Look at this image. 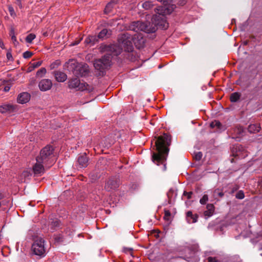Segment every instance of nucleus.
Here are the masks:
<instances>
[{
	"label": "nucleus",
	"mask_w": 262,
	"mask_h": 262,
	"mask_svg": "<svg viewBox=\"0 0 262 262\" xmlns=\"http://www.w3.org/2000/svg\"><path fill=\"white\" fill-rule=\"evenodd\" d=\"M119 42V45H112L108 47V50L112 52L111 54H107L102 58L95 61L94 66L96 70L103 74L105 69L111 66L113 55H118L123 50L128 52H132L133 50V43L138 49L142 48L144 45V39L140 35L137 36L135 34L133 37L127 33L122 35Z\"/></svg>",
	"instance_id": "nucleus-1"
},
{
	"label": "nucleus",
	"mask_w": 262,
	"mask_h": 262,
	"mask_svg": "<svg viewBox=\"0 0 262 262\" xmlns=\"http://www.w3.org/2000/svg\"><path fill=\"white\" fill-rule=\"evenodd\" d=\"M171 135L168 133L163 132L162 135L158 136L155 142L157 152L153 153L152 160L158 165L163 164L164 169L165 163L169 152L168 146L171 144Z\"/></svg>",
	"instance_id": "nucleus-2"
},
{
	"label": "nucleus",
	"mask_w": 262,
	"mask_h": 262,
	"mask_svg": "<svg viewBox=\"0 0 262 262\" xmlns=\"http://www.w3.org/2000/svg\"><path fill=\"white\" fill-rule=\"evenodd\" d=\"M54 149L52 146L47 145L40 151L39 155L36 157V160L41 161L46 166L50 167L54 163L53 158Z\"/></svg>",
	"instance_id": "nucleus-3"
},
{
	"label": "nucleus",
	"mask_w": 262,
	"mask_h": 262,
	"mask_svg": "<svg viewBox=\"0 0 262 262\" xmlns=\"http://www.w3.org/2000/svg\"><path fill=\"white\" fill-rule=\"evenodd\" d=\"M67 64L68 70L76 76H85L89 72L88 66L86 64L79 63L74 60H71Z\"/></svg>",
	"instance_id": "nucleus-4"
},
{
	"label": "nucleus",
	"mask_w": 262,
	"mask_h": 262,
	"mask_svg": "<svg viewBox=\"0 0 262 262\" xmlns=\"http://www.w3.org/2000/svg\"><path fill=\"white\" fill-rule=\"evenodd\" d=\"M45 241L41 237H37L34 239L32 245L31 250L35 255L40 257L45 256Z\"/></svg>",
	"instance_id": "nucleus-5"
},
{
	"label": "nucleus",
	"mask_w": 262,
	"mask_h": 262,
	"mask_svg": "<svg viewBox=\"0 0 262 262\" xmlns=\"http://www.w3.org/2000/svg\"><path fill=\"white\" fill-rule=\"evenodd\" d=\"M69 86L70 88L76 89L77 90L84 91L88 84L80 82L79 79L75 78L69 81Z\"/></svg>",
	"instance_id": "nucleus-6"
},
{
	"label": "nucleus",
	"mask_w": 262,
	"mask_h": 262,
	"mask_svg": "<svg viewBox=\"0 0 262 262\" xmlns=\"http://www.w3.org/2000/svg\"><path fill=\"white\" fill-rule=\"evenodd\" d=\"M232 156L235 157H238L239 158H245L247 156L248 154L247 151L243 148V147L239 144L233 146L232 148Z\"/></svg>",
	"instance_id": "nucleus-7"
},
{
	"label": "nucleus",
	"mask_w": 262,
	"mask_h": 262,
	"mask_svg": "<svg viewBox=\"0 0 262 262\" xmlns=\"http://www.w3.org/2000/svg\"><path fill=\"white\" fill-rule=\"evenodd\" d=\"M53 85L52 82L49 79H43L38 83V87L41 91L45 92L51 89Z\"/></svg>",
	"instance_id": "nucleus-8"
},
{
	"label": "nucleus",
	"mask_w": 262,
	"mask_h": 262,
	"mask_svg": "<svg viewBox=\"0 0 262 262\" xmlns=\"http://www.w3.org/2000/svg\"><path fill=\"white\" fill-rule=\"evenodd\" d=\"M45 167H48V166H46L41 161L36 160V162L32 168L34 174L39 175L43 173Z\"/></svg>",
	"instance_id": "nucleus-9"
},
{
	"label": "nucleus",
	"mask_w": 262,
	"mask_h": 262,
	"mask_svg": "<svg viewBox=\"0 0 262 262\" xmlns=\"http://www.w3.org/2000/svg\"><path fill=\"white\" fill-rule=\"evenodd\" d=\"M30 99V96L29 93L24 92L20 93L17 97V102L19 103L24 104L29 101Z\"/></svg>",
	"instance_id": "nucleus-10"
},
{
	"label": "nucleus",
	"mask_w": 262,
	"mask_h": 262,
	"mask_svg": "<svg viewBox=\"0 0 262 262\" xmlns=\"http://www.w3.org/2000/svg\"><path fill=\"white\" fill-rule=\"evenodd\" d=\"M54 76L56 80L60 82H64L67 79V75L61 71H55L54 72Z\"/></svg>",
	"instance_id": "nucleus-11"
},
{
	"label": "nucleus",
	"mask_w": 262,
	"mask_h": 262,
	"mask_svg": "<svg viewBox=\"0 0 262 262\" xmlns=\"http://www.w3.org/2000/svg\"><path fill=\"white\" fill-rule=\"evenodd\" d=\"M207 210L204 211V214L205 216H211L214 212L215 207L212 204H208L206 206Z\"/></svg>",
	"instance_id": "nucleus-12"
},
{
	"label": "nucleus",
	"mask_w": 262,
	"mask_h": 262,
	"mask_svg": "<svg viewBox=\"0 0 262 262\" xmlns=\"http://www.w3.org/2000/svg\"><path fill=\"white\" fill-rule=\"evenodd\" d=\"M198 215L196 214H193L192 212L189 211L186 214V219L189 223H194L197 221Z\"/></svg>",
	"instance_id": "nucleus-13"
},
{
	"label": "nucleus",
	"mask_w": 262,
	"mask_h": 262,
	"mask_svg": "<svg viewBox=\"0 0 262 262\" xmlns=\"http://www.w3.org/2000/svg\"><path fill=\"white\" fill-rule=\"evenodd\" d=\"M78 162L82 167H85L88 165V158L85 154L80 156L78 159Z\"/></svg>",
	"instance_id": "nucleus-14"
},
{
	"label": "nucleus",
	"mask_w": 262,
	"mask_h": 262,
	"mask_svg": "<svg viewBox=\"0 0 262 262\" xmlns=\"http://www.w3.org/2000/svg\"><path fill=\"white\" fill-rule=\"evenodd\" d=\"M13 105L9 104H5L0 106V112L5 113L7 112H11L14 109Z\"/></svg>",
	"instance_id": "nucleus-15"
},
{
	"label": "nucleus",
	"mask_w": 262,
	"mask_h": 262,
	"mask_svg": "<svg viewBox=\"0 0 262 262\" xmlns=\"http://www.w3.org/2000/svg\"><path fill=\"white\" fill-rule=\"evenodd\" d=\"M117 187L116 182L113 180H109L107 181L105 185V188L107 190L114 189Z\"/></svg>",
	"instance_id": "nucleus-16"
},
{
	"label": "nucleus",
	"mask_w": 262,
	"mask_h": 262,
	"mask_svg": "<svg viewBox=\"0 0 262 262\" xmlns=\"http://www.w3.org/2000/svg\"><path fill=\"white\" fill-rule=\"evenodd\" d=\"M224 195V193L223 192V190L219 188H216L213 191V196L215 199H216L217 197L222 198Z\"/></svg>",
	"instance_id": "nucleus-17"
},
{
	"label": "nucleus",
	"mask_w": 262,
	"mask_h": 262,
	"mask_svg": "<svg viewBox=\"0 0 262 262\" xmlns=\"http://www.w3.org/2000/svg\"><path fill=\"white\" fill-rule=\"evenodd\" d=\"M240 96L241 95L238 93H233L230 96V100L231 102H236L239 99Z\"/></svg>",
	"instance_id": "nucleus-18"
},
{
	"label": "nucleus",
	"mask_w": 262,
	"mask_h": 262,
	"mask_svg": "<svg viewBox=\"0 0 262 262\" xmlns=\"http://www.w3.org/2000/svg\"><path fill=\"white\" fill-rule=\"evenodd\" d=\"M10 35L11 37L12 40L13 41L14 45L16 46L18 43V42L17 41L16 37L15 35V31H14V29L12 28L11 29L10 32Z\"/></svg>",
	"instance_id": "nucleus-19"
},
{
	"label": "nucleus",
	"mask_w": 262,
	"mask_h": 262,
	"mask_svg": "<svg viewBox=\"0 0 262 262\" xmlns=\"http://www.w3.org/2000/svg\"><path fill=\"white\" fill-rule=\"evenodd\" d=\"M108 30L106 29H104L101 30L98 35V37L101 39H103L105 37H107Z\"/></svg>",
	"instance_id": "nucleus-20"
},
{
	"label": "nucleus",
	"mask_w": 262,
	"mask_h": 262,
	"mask_svg": "<svg viewBox=\"0 0 262 262\" xmlns=\"http://www.w3.org/2000/svg\"><path fill=\"white\" fill-rule=\"evenodd\" d=\"M96 39V37L93 36H90L85 38L84 42L87 45L90 43L94 44Z\"/></svg>",
	"instance_id": "nucleus-21"
},
{
	"label": "nucleus",
	"mask_w": 262,
	"mask_h": 262,
	"mask_svg": "<svg viewBox=\"0 0 262 262\" xmlns=\"http://www.w3.org/2000/svg\"><path fill=\"white\" fill-rule=\"evenodd\" d=\"M152 6L153 5L151 4V2L149 1H146L142 4V7L146 10L151 8Z\"/></svg>",
	"instance_id": "nucleus-22"
},
{
	"label": "nucleus",
	"mask_w": 262,
	"mask_h": 262,
	"mask_svg": "<svg viewBox=\"0 0 262 262\" xmlns=\"http://www.w3.org/2000/svg\"><path fill=\"white\" fill-rule=\"evenodd\" d=\"M261 128L259 126H258L256 124H251L249 126V130L248 131H260Z\"/></svg>",
	"instance_id": "nucleus-23"
},
{
	"label": "nucleus",
	"mask_w": 262,
	"mask_h": 262,
	"mask_svg": "<svg viewBox=\"0 0 262 262\" xmlns=\"http://www.w3.org/2000/svg\"><path fill=\"white\" fill-rule=\"evenodd\" d=\"M36 37V35L34 34L30 33L27 35L26 38V41L28 43H31L33 39Z\"/></svg>",
	"instance_id": "nucleus-24"
},
{
	"label": "nucleus",
	"mask_w": 262,
	"mask_h": 262,
	"mask_svg": "<svg viewBox=\"0 0 262 262\" xmlns=\"http://www.w3.org/2000/svg\"><path fill=\"white\" fill-rule=\"evenodd\" d=\"M30 176V173L29 171H28V170L24 171L20 175L21 182L25 181V178L26 177H29Z\"/></svg>",
	"instance_id": "nucleus-25"
},
{
	"label": "nucleus",
	"mask_w": 262,
	"mask_h": 262,
	"mask_svg": "<svg viewBox=\"0 0 262 262\" xmlns=\"http://www.w3.org/2000/svg\"><path fill=\"white\" fill-rule=\"evenodd\" d=\"M46 72V69L45 68H42L37 72L36 76L41 77L45 75Z\"/></svg>",
	"instance_id": "nucleus-26"
},
{
	"label": "nucleus",
	"mask_w": 262,
	"mask_h": 262,
	"mask_svg": "<svg viewBox=\"0 0 262 262\" xmlns=\"http://www.w3.org/2000/svg\"><path fill=\"white\" fill-rule=\"evenodd\" d=\"M235 197L238 199H243L245 197V194L244 192L242 190H239L237 192L235 195Z\"/></svg>",
	"instance_id": "nucleus-27"
},
{
	"label": "nucleus",
	"mask_w": 262,
	"mask_h": 262,
	"mask_svg": "<svg viewBox=\"0 0 262 262\" xmlns=\"http://www.w3.org/2000/svg\"><path fill=\"white\" fill-rule=\"evenodd\" d=\"M208 201V195L206 194H204L203 196V197L200 199V203L202 205H204L207 203V202Z\"/></svg>",
	"instance_id": "nucleus-28"
},
{
	"label": "nucleus",
	"mask_w": 262,
	"mask_h": 262,
	"mask_svg": "<svg viewBox=\"0 0 262 262\" xmlns=\"http://www.w3.org/2000/svg\"><path fill=\"white\" fill-rule=\"evenodd\" d=\"M170 216H171V213H170V212L169 211V210H164V219L165 220L168 221L170 220Z\"/></svg>",
	"instance_id": "nucleus-29"
},
{
	"label": "nucleus",
	"mask_w": 262,
	"mask_h": 262,
	"mask_svg": "<svg viewBox=\"0 0 262 262\" xmlns=\"http://www.w3.org/2000/svg\"><path fill=\"white\" fill-rule=\"evenodd\" d=\"M8 10L10 15L14 17L16 16V13L14 11L13 7L11 5L8 6Z\"/></svg>",
	"instance_id": "nucleus-30"
},
{
	"label": "nucleus",
	"mask_w": 262,
	"mask_h": 262,
	"mask_svg": "<svg viewBox=\"0 0 262 262\" xmlns=\"http://www.w3.org/2000/svg\"><path fill=\"white\" fill-rule=\"evenodd\" d=\"M221 125V123L219 121H216V120H215L214 121L212 122L210 124V126H211V128H213L215 126H216L218 128H220Z\"/></svg>",
	"instance_id": "nucleus-31"
},
{
	"label": "nucleus",
	"mask_w": 262,
	"mask_h": 262,
	"mask_svg": "<svg viewBox=\"0 0 262 262\" xmlns=\"http://www.w3.org/2000/svg\"><path fill=\"white\" fill-rule=\"evenodd\" d=\"M202 156L203 154L201 152H198L195 154L194 157L196 160L199 161L202 159Z\"/></svg>",
	"instance_id": "nucleus-32"
},
{
	"label": "nucleus",
	"mask_w": 262,
	"mask_h": 262,
	"mask_svg": "<svg viewBox=\"0 0 262 262\" xmlns=\"http://www.w3.org/2000/svg\"><path fill=\"white\" fill-rule=\"evenodd\" d=\"M31 63L33 67V68L35 69V68H37L41 66V64H42V61H37L36 62H33V63Z\"/></svg>",
	"instance_id": "nucleus-33"
},
{
	"label": "nucleus",
	"mask_w": 262,
	"mask_h": 262,
	"mask_svg": "<svg viewBox=\"0 0 262 262\" xmlns=\"http://www.w3.org/2000/svg\"><path fill=\"white\" fill-rule=\"evenodd\" d=\"M32 55V53L29 51H26L23 54V57L25 58H28Z\"/></svg>",
	"instance_id": "nucleus-34"
},
{
	"label": "nucleus",
	"mask_w": 262,
	"mask_h": 262,
	"mask_svg": "<svg viewBox=\"0 0 262 262\" xmlns=\"http://www.w3.org/2000/svg\"><path fill=\"white\" fill-rule=\"evenodd\" d=\"M192 194H193V193L191 191H190V192L184 191L183 193V195L185 196H186L188 199H190L191 198Z\"/></svg>",
	"instance_id": "nucleus-35"
},
{
	"label": "nucleus",
	"mask_w": 262,
	"mask_h": 262,
	"mask_svg": "<svg viewBox=\"0 0 262 262\" xmlns=\"http://www.w3.org/2000/svg\"><path fill=\"white\" fill-rule=\"evenodd\" d=\"M123 251L126 253H128L131 255H133V249L132 248H124Z\"/></svg>",
	"instance_id": "nucleus-36"
},
{
	"label": "nucleus",
	"mask_w": 262,
	"mask_h": 262,
	"mask_svg": "<svg viewBox=\"0 0 262 262\" xmlns=\"http://www.w3.org/2000/svg\"><path fill=\"white\" fill-rule=\"evenodd\" d=\"M112 5L113 4L112 3H109L106 5V8L105 9V12H107L111 10L112 7Z\"/></svg>",
	"instance_id": "nucleus-37"
},
{
	"label": "nucleus",
	"mask_w": 262,
	"mask_h": 262,
	"mask_svg": "<svg viewBox=\"0 0 262 262\" xmlns=\"http://www.w3.org/2000/svg\"><path fill=\"white\" fill-rule=\"evenodd\" d=\"M208 262H216L217 260L215 257H209L208 258Z\"/></svg>",
	"instance_id": "nucleus-38"
},
{
	"label": "nucleus",
	"mask_w": 262,
	"mask_h": 262,
	"mask_svg": "<svg viewBox=\"0 0 262 262\" xmlns=\"http://www.w3.org/2000/svg\"><path fill=\"white\" fill-rule=\"evenodd\" d=\"M7 57L8 59L9 60H12L13 59L12 54L10 52H8L7 53Z\"/></svg>",
	"instance_id": "nucleus-39"
},
{
	"label": "nucleus",
	"mask_w": 262,
	"mask_h": 262,
	"mask_svg": "<svg viewBox=\"0 0 262 262\" xmlns=\"http://www.w3.org/2000/svg\"><path fill=\"white\" fill-rule=\"evenodd\" d=\"M16 4L20 8H22L23 6L21 4V0H16Z\"/></svg>",
	"instance_id": "nucleus-40"
},
{
	"label": "nucleus",
	"mask_w": 262,
	"mask_h": 262,
	"mask_svg": "<svg viewBox=\"0 0 262 262\" xmlns=\"http://www.w3.org/2000/svg\"><path fill=\"white\" fill-rule=\"evenodd\" d=\"M34 69H35L33 68V67L31 65V63H30V65H29V67L27 69V72H30L32 71L33 70H34Z\"/></svg>",
	"instance_id": "nucleus-41"
},
{
	"label": "nucleus",
	"mask_w": 262,
	"mask_h": 262,
	"mask_svg": "<svg viewBox=\"0 0 262 262\" xmlns=\"http://www.w3.org/2000/svg\"><path fill=\"white\" fill-rule=\"evenodd\" d=\"M242 132H238V137H232V139H235L236 141H239L240 140V135H241V133Z\"/></svg>",
	"instance_id": "nucleus-42"
},
{
	"label": "nucleus",
	"mask_w": 262,
	"mask_h": 262,
	"mask_svg": "<svg viewBox=\"0 0 262 262\" xmlns=\"http://www.w3.org/2000/svg\"><path fill=\"white\" fill-rule=\"evenodd\" d=\"M0 47L3 49H5L4 43L1 39H0Z\"/></svg>",
	"instance_id": "nucleus-43"
},
{
	"label": "nucleus",
	"mask_w": 262,
	"mask_h": 262,
	"mask_svg": "<svg viewBox=\"0 0 262 262\" xmlns=\"http://www.w3.org/2000/svg\"><path fill=\"white\" fill-rule=\"evenodd\" d=\"M10 89V87L9 86H5L4 89V91L6 92H8Z\"/></svg>",
	"instance_id": "nucleus-44"
},
{
	"label": "nucleus",
	"mask_w": 262,
	"mask_h": 262,
	"mask_svg": "<svg viewBox=\"0 0 262 262\" xmlns=\"http://www.w3.org/2000/svg\"><path fill=\"white\" fill-rule=\"evenodd\" d=\"M238 189V187L237 186H235V187H234L233 188V190H232V192H233L234 191L237 190Z\"/></svg>",
	"instance_id": "nucleus-45"
},
{
	"label": "nucleus",
	"mask_w": 262,
	"mask_h": 262,
	"mask_svg": "<svg viewBox=\"0 0 262 262\" xmlns=\"http://www.w3.org/2000/svg\"><path fill=\"white\" fill-rule=\"evenodd\" d=\"M157 1L158 2L162 3V4L165 5V2H166V1H165V0H157Z\"/></svg>",
	"instance_id": "nucleus-46"
},
{
	"label": "nucleus",
	"mask_w": 262,
	"mask_h": 262,
	"mask_svg": "<svg viewBox=\"0 0 262 262\" xmlns=\"http://www.w3.org/2000/svg\"><path fill=\"white\" fill-rule=\"evenodd\" d=\"M79 41H78V42H75L74 43H73L71 44L72 46H75V45H78L79 43Z\"/></svg>",
	"instance_id": "nucleus-47"
},
{
	"label": "nucleus",
	"mask_w": 262,
	"mask_h": 262,
	"mask_svg": "<svg viewBox=\"0 0 262 262\" xmlns=\"http://www.w3.org/2000/svg\"><path fill=\"white\" fill-rule=\"evenodd\" d=\"M3 195L2 194V193L1 192H0V199H3Z\"/></svg>",
	"instance_id": "nucleus-48"
},
{
	"label": "nucleus",
	"mask_w": 262,
	"mask_h": 262,
	"mask_svg": "<svg viewBox=\"0 0 262 262\" xmlns=\"http://www.w3.org/2000/svg\"><path fill=\"white\" fill-rule=\"evenodd\" d=\"M245 45H246L247 43V41H245V43H244Z\"/></svg>",
	"instance_id": "nucleus-49"
},
{
	"label": "nucleus",
	"mask_w": 262,
	"mask_h": 262,
	"mask_svg": "<svg viewBox=\"0 0 262 262\" xmlns=\"http://www.w3.org/2000/svg\"><path fill=\"white\" fill-rule=\"evenodd\" d=\"M261 185H262V184H261Z\"/></svg>",
	"instance_id": "nucleus-50"
}]
</instances>
